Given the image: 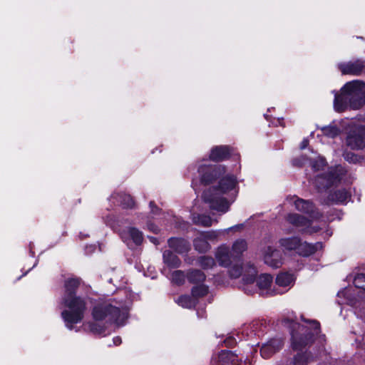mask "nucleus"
<instances>
[{
	"instance_id": "nucleus-1",
	"label": "nucleus",
	"mask_w": 365,
	"mask_h": 365,
	"mask_svg": "<svg viewBox=\"0 0 365 365\" xmlns=\"http://www.w3.org/2000/svg\"><path fill=\"white\" fill-rule=\"evenodd\" d=\"M81 283V279L79 277H71L64 281L62 303L68 309L62 311L61 317L69 329H72L74 324L81 322L86 310L85 299L76 294Z\"/></svg>"
},
{
	"instance_id": "nucleus-2",
	"label": "nucleus",
	"mask_w": 365,
	"mask_h": 365,
	"mask_svg": "<svg viewBox=\"0 0 365 365\" xmlns=\"http://www.w3.org/2000/svg\"><path fill=\"white\" fill-rule=\"evenodd\" d=\"M94 321H106L110 324L124 325L128 318V309H120L110 303L103 302L97 303L91 310Z\"/></svg>"
},
{
	"instance_id": "nucleus-3",
	"label": "nucleus",
	"mask_w": 365,
	"mask_h": 365,
	"mask_svg": "<svg viewBox=\"0 0 365 365\" xmlns=\"http://www.w3.org/2000/svg\"><path fill=\"white\" fill-rule=\"evenodd\" d=\"M279 244L285 250L295 251L299 256L303 257H308L323 248V243L321 242L309 243L307 241L303 242L297 236L281 238Z\"/></svg>"
},
{
	"instance_id": "nucleus-4",
	"label": "nucleus",
	"mask_w": 365,
	"mask_h": 365,
	"mask_svg": "<svg viewBox=\"0 0 365 365\" xmlns=\"http://www.w3.org/2000/svg\"><path fill=\"white\" fill-rule=\"evenodd\" d=\"M302 319L307 323L311 324L313 330L302 326V334H294V331H292V348L294 351H302L306 346H311L315 341V336L321 331L320 323L318 321L305 319L304 317Z\"/></svg>"
},
{
	"instance_id": "nucleus-5",
	"label": "nucleus",
	"mask_w": 365,
	"mask_h": 365,
	"mask_svg": "<svg viewBox=\"0 0 365 365\" xmlns=\"http://www.w3.org/2000/svg\"><path fill=\"white\" fill-rule=\"evenodd\" d=\"M365 83L354 80L343 86V92L348 94L349 105L353 110L360 109L365 105Z\"/></svg>"
},
{
	"instance_id": "nucleus-6",
	"label": "nucleus",
	"mask_w": 365,
	"mask_h": 365,
	"mask_svg": "<svg viewBox=\"0 0 365 365\" xmlns=\"http://www.w3.org/2000/svg\"><path fill=\"white\" fill-rule=\"evenodd\" d=\"M226 172L225 165L219 164H202L197 168L200 183L210 185L220 179Z\"/></svg>"
},
{
	"instance_id": "nucleus-7",
	"label": "nucleus",
	"mask_w": 365,
	"mask_h": 365,
	"mask_svg": "<svg viewBox=\"0 0 365 365\" xmlns=\"http://www.w3.org/2000/svg\"><path fill=\"white\" fill-rule=\"evenodd\" d=\"M240 157L235 148L227 145L213 146L210 151L209 159L215 163H220L230 160L231 158Z\"/></svg>"
},
{
	"instance_id": "nucleus-8",
	"label": "nucleus",
	"mask_w": 365,
	"mask_h": 365,
	"mask_svg": "<svg viewBox=\"0 0 365 365\" xmlns=\"http://www.w3.org/2000/svg\"><path fill=\"white\" fill-rule=\"evenodd\" d=\"M341 180V173L337 168H330L327 172L317 175L316 182L319 189L327 190Z\"/></svg>"
},
{
	"instance_id": "nucleus-9",
	"label": "nucleus",
	"mask_w": 365,
	"mask_h": 365,
	"mask_svg": "<svg viewBox=\"0 0 365 365\" xmlns=\"http://www.w3.org/2000/svg\"><path fill=\"white\" fill-rule=\"evenodd\" d=\"M294 205L297 210L309 215L313 220H318L323 217L322 213L312 200L297 197Z\"/></svg>"
},
{
	"instance_id": "nucleus-10",
	"label": "nucleus",
	"mask_w": 365,
	"mask_h": 365,
	"mask_svg": "<svg viewBox=\"0 0 365 365\" xmlns=\"http://www.w3.org/2000/svg\"><path fill=\"white\" fill-rule=\"evenodd\" d=\"M202 198L205 202L209 204L211 210L225 213L230 209V203L227 198L215 196L210 191L204 192Z\"/></svg>"
},
{
	"instance_id": "nucleus-11",
	"label": "nucleus",
	"mask_w": 365,
	"mask_h": 365,
	"mask_svg": "<svg viewBox=\"0 0 365 365\" xmlns=\"http://www.w3.org/2000/svg\"><path fill=\"white\" fill-rule=\"evenodd\" d=\"M264 262L268 266L277 269L283 264L282 252L272 246H267L263 254Z\"/></svg>"
},
{
	"instance_id": "nucleus-12",
	"label": "nucleus",
	"mask_w": 365,
	"mask_h": 365,
	"mask_svg": "<svg viewBox=\"0 0 365 365\" xmlns=\"http://www.w3.org/2000/svg\"><path fill=\"white\" fill-rule=\"evenodd\" d=\"M167 242L168 247L179 255L187 254L191 250L190 242L184 237H171Z\"/></svg>"
},
{
	"instance_id": "nucleus-13",
	"label": "nucleus",
	"mask_w": 365,
	"mask_h": 365,
	"mask_svg": "<svg viewBox=\"0 0 365 365\" xmlns=\"http://www.w3.org/2000/svg\"><path fill=\"white\" fill-rule=\"evenodd\" d=\"M215 258L220 266L228 267L232 264L233 255L231 253L230 248L227 246L221 245L217 248L215 252Z\"/></svg>"
},
{
	"instance_id": "nucleus-14",
	"label": "nucleus",
	"mask_w": 365,
	"mask_h": 365,
	"mask_svg": "<svg viewBox=\"0 0 365 365\" xmlns=\"http://www.w3.org/2000/svg\"><path fill=\"white\" fill-rule=\"evenodd\" d=\"M237 184V178L233 175H227L220 178L217 185L214 187V189L216 191L225 194L232 190L236 187Z\"/></svg>"
},
{
	"instance_id": "nucleus-15",
	"label": "nucleus",
	"mask_w": 365,
	"mask_h": 365,
	"mask_svg": "<svg viewBox=\"0 0 365 365\" xmlns=\"http://www.w3.org/2000/svg\"><path fill=\"white\" fill-rule=\"evenodd\" d=\"M347 143L353 149H363L365 148V140L359 126L351 130L347 136Z\"/></svg>"
},
{
	"instance_id": "nucleus-16",
	"label": "nucleus",
	"mask_w": 365,
	"mask_h": 365,
	"mask_svg": "<svg viewBox=\"0 0 365 365\" xmlns=\"http://www.w3.org/2000/svg\"><path fill=\"white\" fill-rule=\"evenodd\" d=\"M364 64L362 61H356L341 64L339 69L344 75L359 76L364 69Z\"/></svg>"
},
{
	"instance_id": "nucleus-17",
	"label": "nucleus",
	"mask_w": 365,
	"mask_h": 365,
	"mask_svg": "<svg viewBox=\"0 0 365 365\" xmlns=\"http://www.w3.org/2000/svg\"><path fill=\"white\" fill-rule=\"evenodd\" d=\"M218 363L220 365H241L242 359L230 350H221L218 354Z\"/></svg>"
},
{
	"instance_id": "nucleus-18",
	"label": "nucleus",
	"mask_w": 365,
	"mask_h": 365,
	"mask_svg": "<svg viewBox=\"0 0 365 365\" xmlns=\"http://www.w3.org/2000/svg\"><path fill=\"white\" fill-rule=\"evenodd\" d=\"M350 197L351 193L346 189L341 188L331 191L327 196V200L334 204H344Z\"/></svg>"
},
{
	"instance_id": "nucleus-19",
	"label": "nucleus",
	"mask_w": 365,
	"mask_h": 365,
	"mask_svg": "<svg viewBox=\"0 0 365 365\" xmlns=\"http://www.w3.org/2000/svg\"><path fill=\"white\" fill-rule=\"evenodd\" d=\"M349 105V97L347 93L343 92V87L341 88V93H336L334 100V107L336 111L339 113L344 112Z\"/></svg>"
},
{
	"instance_id": "nucleus-20",
	"label": "nucleus",
	"mask_w": 365,
	"mask_h": 365,
	"mask_svg": "<svg viewBox=\"0 0 365 365\" xmlns=\"http://www.w3.org/2000/svg\"><path fill=\"white\" fill-rule=\"evenodd\" d=\"M186 279L190 284H200L206 280V275L200 269H190L186 273Z\"/></svg>"
},
{
	"instance_id": "nucleus-21",
	"label": "nucleus",
	"mask_w": 365,
	"mask_h": 365,
	"mask_svg": "<svg viewBox=\"0 0 365 365\" xmlns=\"http://www.w3.org/2000/svg\"><path fill=\"white\" fill-rule=\"evenodd\" d=\"M286 220L294 227H302V229L309 225V218L297 213H289Z\"/></svg>"
},
{
	"instance_id": "nucleus-22",
	"label": "nucleus",
	"mask_w": 365,
	"mask_h": 365,
	"mask_svg": "<svg viewBox=\"0 0 365 365\" xmlns=\"http://www.w3.org/2000/svg\"><path fill=\"white\" fill-rule=\"evenodd\" d=\"M163 262L170 268H178L181 265L180 259L171 250H165L163 253Z\"/></svg>"
},
{
	"instance_id": "nucleus-23",
	"label": "nucleus",
	"mask_w": 365,
	"mask_h": 365,
	"mask_svg": "<svg viewBox=\"0 0 365 365\" xmlns=\"http://www.w3.org/2000/svg\"><path fill=\"white\" fill-rule=\"evenodd\" d=\"M247 242L243 239L237 240L232 246V254L233 255L234 261H240L242 258V253L247 250Z\"/></svg>"
},
{
	"instance_id": "nucleus-24",
	"label": "nucleus",
	"mask_w": 365,
	"mask_h": 365,
	"mask_svg": "<svg viewBox=\"0 0 365 365\" xmlns=\"http://www.w3.org/2000/svg\"><path fill=\"white\" fill-rule=\"evenodd\" d=\"M116 200L123 209H133L135 207V202L129 194L119 192L116 195Z\"/></svg>"
},
{
	"instance_id": "nucleus-25",
	"label": "nucleus",
	"mask_w": 365,
	"mask_h": 365,
	"mask_svg": "<svg viewBox=\"0 0 365 365\" xmlns=\"http://www.w3.org/2000/svg\"><path fill=\"white\" fill-rule=\"evenodd\" d=\"M193 247L199 253H206L211 248L210 243L201 236L193 240Z\"/></svg>"
},
{
	"instance_id": "nucleus-26",
	"label": "nucleus",
	"mask_w": 365,
	"mask_h": 365,
	"mask_svg": "<svg viewBox=\"0 0 365 365\" xmlns=\"http://www.w3.org/2000/svg\"><path fill=\"white\" fill-rule=\"evenodd\" d=\"M127 234L135 245L139 246L143 243V235L138 228L129 227L127 230Z\"/></svg>"
},
{
	"instance_id": "nucleus-27",
	"label": "nucleus",
	"mask_w": 365,
	"mask_h": 365,
	"mask_svg": "<svg viewBox=\"0 0 365 365\" xmlns=\"http://www.w3.org/2000/svg\"><path fill=\"white\" fill-rule=\"evenodd\" d=\"M89 331L99 336H105L107 327L104 324L100 323V321L90 322L88 323Z\"/></svg>"
},
{
	"instance_id": "nucleus-28",
	"label": "nucleus",
	"mask_w": 365,
	"mask_h": 365,
	"mask_svg": "<svg viewBox=\"0 0 365 365\" xmlns=\"http://www.w3.org/2000/svg\"><path fill=\"white\" fill-rule=\"evenodd\" d=\"M208 286L205 285L204 283L196 284L195 286H193L191 289L192 297L195 299L204 297L208 294Z\"/></svg>"
},
{
	"instance_id": "nucleus-29",
	"label": "nucleus",
	"mask_w": 365,
	"mask_h": 365,
	"mask_svg": "<svg viewBox=\"0 0 365 365\" xmlns=\"http://www.w3.org/2000/svg\"><path fill=\"white\" fill-rule=\"evenodd\" d=\"M293 280V274L288 272H281L277 274L275 279V283L280 287H287Z\"/></svg>"
},
{
	"instance_id": "nucleus-30",
	"label": "nucleus",
	"mask_w": 365,
	"mask_h": 365,
	"mask_svg": "<svg viewBox=\"0 0 365 365\" xmlns=\"http://www.w3.org/2000/svg\"><path fill=\"white\" fill-rule=\"evenodd\" d=\"M273 277L269 274H262L256 280L257 285L260 289H267L270 287Z\"/></svg>"
},
{
	"instance_id": "nucleus-31",
	"label": "nucleus",
	"mask_w": 365,
	"mask_h": 365,
	"mask_svg": "<svg viewBox=\"0 0 365 365\" xmlns=\"http://www.w3.org/2000/svg\"><path fill=\"white\" fill-rule=\"evenodd\" d=\"M176 302L179 306L186 309L194 308L196 304L192 297L187 294L180 295L176 300Z\"/></svg>"
},
{
	"instance_id": "nucleus-32",
	"label": "nucleus",
	"mask_w": 365,
	"mask_h": 365,
	"mask_svg": "<svg viewBox=\"0 0 365 365\" xmlns=\"http://www.w3.org/2000/svg\"><path fill=\"white\" fill-rule=\"evenodd\" d=\"M192 222L195 225H201L205 227H211L212 225V220L209 215H197L194 217Z\"/></svg>"
},
{
	"instance_id": "nucleus-33",
	"label": "nucleus",
	"mask_w": 365,
	"mask_h": 365,
	"mask_svg": "<svg viewBox=\"0 0 365 365\" xmlns=\"http://www.w3.org/2000/svg\"><path fill=\"white\" fill-rule=\"evenodd\" d=\"M198 264L203 269H208L212 268L215 265V259L207 255L200 256L197 259Z\"/></svg>"
},
{
	"instance_id": "nucleus-34",
	"label": "nucleus",
	"mask_w": 365,
	"mask_h": 365,
	"mask_svg": "<svg viewBox=\"0 0 365 365\" xmlns=\"http://www.w3.org/2000/svg\"><path fill=\"white\" fill-rule=\"evenodd\" d=\"M323 134L329 138H334L340 133V130L336 125H328L322 128Z\"/></svg>"
},
{
	"instance_id": "nucleus-35",
	"label": "nucleus",
	"mask_w": 365,
	"mask_h": 365,
	"mask_svg": "<svg viewBox=\"0 0 365 365\" xmlns=\"http://www.w3.org/2000/svg\"><path fill=\"white\" fill-rule=\"evenodd\" d=\"M292 365H307L308 356L306 352L295 354L292 360Z\"/></svg>"
},
{
	"instance_id": "nucleus-36",
	"label": "nucleus",
	"mask_w": 365,
	"mask_h": 365,
	"mask_svg": "<svg viewBox=\"0 0 365 365\" xmlns=\"http://www.w3.org/2000/svg\"><path fill=\"white\" fill-rule=\"evenodd\" d=\"M185 278L186 274L182 270H175L172 273L173 282L178 286L182 285L185 283Z\"/></svg>"
},
{
	"instance_id": "nucleus-37",
	"label": "nucleus",
	"mask_w": 365,
	"mask_h": 365,
	"mask_svg": "<svg viewBox=\"0 0 365 365\" xmlns=\"http://www.w3.org/2000/svg\"><path fill=\"white\" fill-rule=\"evenodd\" d=\"M321 230L319 226H312V221L309 219V225H306L304 228L299 230L302 235H312L317 233Z\"/></svg>"
},
{
	"instance_id": "nucleus-38",
	"label": "nucleus",
	"mask_w": 365,
	"mask_h": 365,
	"mask_svg": "<svg viewBox=\"0 0 365 365\" xmlns=\"http://www.w3.org/2000/svg\"><path fill=\"white\" fill-rule=\"evenodd\" d=\"M277 352L276 350L272 349V348L267 344H263L260 349V354L264 359H269Z\"/></svg>"
},
{
	"instance_id": "nucleus-39",
	"label": "nucleus",
	"mask_w": 365,
	"mask_h": 365,
	"mask_svg": "<svg viewBox=\"0 0 365 365\" xmlns=\"http://www.w3.org/2000/svg\"><path fill=\"white\" fill-rule=\"evenodd\" d=\"M353 283L356 288L365 291V273L358 274L354 277Z\"/></svg>"
},
{
	"instance_id": "nucleus-40",
	"label": "nucleus",
	"mask_w": 365,
	"mask_h": 365,
	"mask_svg": "<svg viewBox=\"0 0 365 365\" xmlns=\"http://www.w3.org/2000/svg\"><path fill=\"white\" fill-rule=\"evenodd\" d=\"M270 346L272 349L276 350L277 352L280 351L284 346V341L282 339L273 338L266 343Z\"/></svg>"
},
{
	"instance_id": "nucleus-41",
	"label": "nucleus",
	"mask_w": 365,
	"mask_h": 365,
	"mask_svg": "<svg viewBox=\"0 0 365 365\" xmlns=\"http://www.w3.org/2000/svg\"><path fill=\"white\" fill-rule=\"evenodd\" d=\"M327 165V162L324 157H319L312 163V167L316 170H323Z\"/></svg>"
},
{
	"instance_id": "nucleus-42",
	"label": "nucleus",
	"mask_w": 365,
	"mask_h": 365,
	"mask_svg": "<svg viewBox=\"0 0 365 365\" xmlns=\"http://www.w3.org/2000/svg\"><path fill=\"white\" fill-rule=\"evenodd\" d=\"M344 160L349 163H356L359 160V156L353 152H346L344 154Z\"/></svg>"
},
{
	"instance_id": "nucleus-43",
	"label": "nucleus",
	"mask_w": 365,
	"mask_h": 365,
	"mask_svg": "<svg viewBox=\"0 0 365 365\" xmlns=\"http://www.w3.org/2000/svg\"><path fill=\"white\" fill-rule=\"evenodd\" d=\"M200 236L207 241V240H212L216 239L217 237V234L215 231H206L201 232Z\"/></svg>"
},
{
	"instance_id": "nucleus-44",
	"label": "nucleus",
	"mask_w": 365,
	"mask_h": 365,
	"mask_svg": "<svg viewBox=\"0 0 365 365\" xmlns=\"http://www.w3.org/2000/svg\"><path fill=\"white\" fill-rule=\"evenodd\" d=\"M246 284H252L256 279V273L252 274H245L242 277Z\"/></svg>"
},
{
	"instance_id": "nucleus-45",
	"label": "nucleus",
	"mask_w": 365,
	"mask_h": 365,
	"mask_svg": "<svg viewBox=\"0 0 365 365\" xmlns=\"http://www.w3.org/2000/svg\"><path fill=\"white\" fill-rule=\"evenodd\" d=\"M224 344L225 346L232 348L237 344V341L235 337L229 336L225 339Z\"/></svg>"
},
{
	"instance_id": "nucleus-46",
	"label": "nucleus",
	"mask_w": 365,
	"mask_h": 365,
	"mask_svg": "<svg viewBox=\"0 0 365 365\" xmlns=\"http://www.w3.org/2000/svg\"><path fill=\"white\" fill-rule=\"evenodd\" d=\"M230 272L231 277L237 278L241 275L242 269L239 267L235 266Z\"/></svg>"
},
{
	"instance_id": "nucleus-47",
	"label": "nucleus",
	"mask_w": 365,
	"mask_h": 365,
	"mask_svg": "<svg viewBox=\"0 0 365 365\" xmlns=\"http://www.w3.org/2000/svg\"><path fill=\"white\" fill-rule=\"evenodd\" d=\"M149 206L151 209V212L153 214L157 215L160 212V209L156 205L154 201H150L149 203Z\"/></svg>"
},
{
	"instance_id": "nucleus-48",
	"label": "nucleus",
	"mask_w": 365,
	"mask_h": 365,
	"mask_svg": "<svg viewBox=\"0 0 365 365\" xmlns=\"http://www.w3.org/2000/svg\"><path fill=\"white\" fill-rule=\"evenodd\" d=\"M113 341L114 345L119 346L122 343L121 337L118 336H115L113 339Z\"/></svg>"
},
{
	"instance_id": "nucleus-49",
	"label": "nucleus",
	"mask_w": 365,
	"mask_h": 365,
	"mask_svg": "<svg viewBox=\"0 0 365 365\" xmlns=\"http://www.w3.org/2000/svg\"><path fill=\"white\" fill-rule=\"evenodd\" d=\"M308 144H309V140L307 139H304L300 144V148L302 150L305 149L307 147Z\"/></svg>"
},
{
	"instance_id": "nucleus-50",
	"label": "nucleus",
	"mask_w": 365,
	"mask_h": 365,
	"mask_svg": "<svg viewBox=\"0 0 365 365\" xmlns=\"http://www.w3.org/2000/svg\"><path fill=\"white\" fill-rule=\"evenodd\" d=\"M149 239L151 242L154 243L155 245H158V240L156 237H150Z\"/></svg>"
},
{
	"instance_id": "nucleus-51",
	"label": "nucleus",
	"mask_w": 365,
	"mask_h": 365,
	"mask_svg": "<svg viewBox=\"0 0 365 365\" xmlns=\"http://www.w3.org/2000/svg\"><path fill=\"white\" fill-rule=\"evenodd\" d=\"M242 226H243V225H242V224H241V225H235V226H234V227H230V230H232V229H234V228H237H237H239V227H242Z\"/></svg>"
},
{
	"instance_id": "nucleus-52",
	"label": "nucleus",
	"mask_w": 365,
	"mask_h": 365,
	"mask_svg": "<svg viewBox=\"0 0 365 365\" xmlns=\"http://www.w3.org/2000/svg\"><path fill=\"white\" fill-rule=\"evenodd\" d=\"M289 320L288 319H285L284 322H289Z\"/></svg>"
}]
</instances>
